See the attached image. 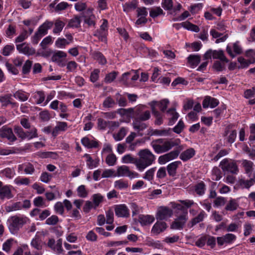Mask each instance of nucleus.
Segmentation results:
<instances>
[{"instance_id":"13","label":"nucleus","mask_w":255,"mask_h":255,"mask_svg":"<svg viewBox=\"0 0 255 255\" xmlns=\"http://www.w3.org/2000/svg\"><path fill=\"white\" fill-rule=\"evenodd\" d=\"M17 50L21 53L27 55H32L35 53V50L26 43L16 45Z\"/></svg>"},{"instance_id":"42","label":"nucleus","mask_w":255,"mask_h":255,"mask_svg":"<svg viewBox=\"0 0 255 255\" xmlns=\"http://www.w3.org/2000/svg\"><path fill=\"white\" fill-rule=\"evenodd\" d=\"M67 56L65 52L62 51H58L55 52L51 57V59L53 62H61V58H65Z\"/></svg>"},{"instance_id":"12","label":"nucleus","mask_w":255,"mask_h":255,"mask_svg":"<svg viewBox=\"0 0 255 255\" xmlns=\"http://www.w3.org/2000/svg\"><path fill=\"white\" fill-rule=\"evenodd\" d=\"M0 102L4 107H6L8 105L11 106V108H17L18 107L17 103L12 101V95L10 94L0 96Z\"/></svg>"},{"instance_id":"6","label":"nucleus","mask_w":255,"mask_h":255,"mask_svg":"<svg viewBox=\"0 0 255 255\" xmlns=\"http://www.w3.org/2000/svg\"><path fill=\"white\" fill-rule=\"evenodd\" d=\"M133 119L145 121L150 118L149 111L145 110V106H139L135 109L134 115H133Z\"/></svg>"},{"instance_id":"63","label":"nucleus","mask_w":255,"mask_h":255,"mask_svg":"<svg viewBox=\"0 0 255 255\" xmlns=\"http://www.w3.org/2000/svg\"><path fill=\"white\" fill-rule=\"evenodd\" d=\"M117 75L118 73L115 71L108 74L105 78V82L107 83L112 82L116 79Z\"/></svg>"},{"instance_id":"50","label":"nucleus","mask_w":255,"mask_h":255,"mask_svg":"<svg viewBox=\"0 0 255 255\" xmlns=\"http://www.w3.org/2000/svg\"><path fill=\"white\" fill-rule=\"evenodd\" d=\"M81 22V17L75 16L70 20L68 26L71 27H78L80 25Z\"/></svg>"},{"instance_id":"55","label":"nucleus","mask_w":255,"mask_h":255,"mask_svg":"<svg viewBox=\"0 0 255 255\" xmlns=\"http://www.w3.org/2000/svg\"><path fill=\"white\" fill-rule=\"evenodd\" d=\"M137 5V2L136 0H133L131 2L126 3L124 5V11H128L131 9L136 8Z\"/></svg>"},{"instance_id":"23","label":"nucleus","mask_w":255,"mask_h":255,"mask_svg":"<svg viewBox=\"0 0 255 255\" xmlns=\"http://www.w3.org/2000/svg\"><path fill=\"white\" fill-rule=\"evenodd\" d=\"M142 121H139L135 119H133V121L132 123V126L133 128L137 131V132L139 133V135H142L141 133H140V132L143 130L147 128V125L146 124L142 122Z\"/></svg>"},{"instance_id":"24","label":"nucleus","mask_w":255,"mask_h":255,"mask_svg":"<svg viewBox=\"0 0 255 255\" xmlns=\"http://www.w3.org/2000/svg\"><path fill=\"white\" fill-rule=\"evenodd\" d=\"M167 114L169 116V125H173L179 117L178 114L175 111V108L169 109L167 111Z\"/></svg>"},{"instance_id":"39","label":"nucleus","mask_w":255,"mask_h":255,"mask_svg":"<svg viewBox=\"0 0 255 255\" xmlns=\"http://www.w3.org/2000/svg\"><path fill=\"white\" fill-rule=\"evenodd\" d=\"M93 204L95 206V209H96L100 205V203L104 201V196L101 194L97 193L93 195L92 197Z\"/></svg>"},{"instance_id":"58","label":"nucleus","mask_w":255,"mask_h":255,"mask_svg":"<svg viewBox=\"0 0 255 255\" xmlns=\"http://www.w3.org/2000/svg\"><path fill=\"white\" fill-rule=\"evenodd\" d=\"M171 130L170 128L163 129H155L153 131V134L160 136H167L170 134Z\"/></svg>"},{"instance_id":"47","label":"nucleus","mask_w":255,"mask_h":255,"mask_svg":"<svg viewBox=\"0 0 255 255\" xmlns=\"http://www.w3.org/2000/svg\"><path fill=\"white\" fill-rule=\"evenodd\" d=\"M116 105L115 100L110 96L107 97L104 101L103 106L106 108H111Z\"/></svg>"},{"instance_id":"48","label":"nucleus","mask_w":255,"mask_h":255,"mask_svg":"<svg viewBox=\"0 0 255 255\" xmlns=\"http://www.w3.org/2000/svg\"><path fill=\"white\" fill-rule=\"evenodd\" d=\"M117 160L116 156L114 153H112L107 155L105 161L108 165L114 166L116 164Z\"/></svg>"},{"instance_id":"25","label":"nucleus","mask_w":255,"mask_h":255,"mask_svg":"<svg viewBox=\"0 0 255 255\" xmlns=\"http://www.w3.org/2000/svg\"><path fill=\"white\" fill-rule=\"evenodd\" d=\"M212 57L213 59H219L222 62L228 63L229 62V60L222 50H213Z\"/></svg>"},{"instance_id":"28","label":"nucleus","mask_w":255,"mask_h":255,"mask_svg":"<svg viewBox=\"0 0 255 255\" xmlns=\"http://www.w3.org/2000/svg\"><path fill=\"white\" fill-rule=\"evenodd\" d=\"M181 164L179 161H175L168 164L167 166V170L170 176H174L176 173V169Z\"/></svg>"},{"instance_id":"19","label":"nucleus","mask_w":255,"mask_h":255,"mask_svg":"<svg viewBox=\"0 0 255 255\" xmlns=\"http://www.w3.org/2000/svg\"><path fill=\"white\" fill-rule=\"evenodd\" d=\"M219 104V101L216 99L211 97H206L203 102V107L204 108H207L209 106L212 108H215Z\"/></svg>"},{"instance_id":"60","label":"nucleus","mask_w":255,"mask_h":255,"mask_svg":"<svg viewBox=\"0 0 255 255\" xmlns=\"http://www.w3.org/2000/svg\"><path fill=\"white\" fill-rule=\"evenodd\" d=\"M34 98L37 99V104H41L45 100V94L43 91H37L34 96Z\"/></svg>"},{"instance_id":"52","label":"nucleus","mask_w":255,"mask_h":255,"mask_svg":"<svg viewBox=\"0 0 255 255\" xmlns=\"http://www.w3.org/2000/svg\"><path fill=\"white\" fill-rule=\"evenodd\" d=\"M183 26L188 30H190L195 32H198L199 28L198 26L193 24L189 22L186 21L182 23Z\"/></svg>"},{"instance_id":"61","label":"nucleus","mask_w":255,"mask_h":255,"mask_svg":"<svg viewBox=\"0 0 255 255\" xmlns=\"http://www.w3.org/2000/svg\"><path fill=\"white\" fill-rule=\"evenodd\" d=\"M70 43L67 39L65 38H59L55 42V45L58 48H63L66 45H68Z\"/></svg>"},{"instance_id":"53","label":"nucleus","mask_w":255,"mask_h":255,"mask_svg":"<svg viewBox=\"0 0 255 255\" xmlns=\"http://www.w3.org/2000/svg\"><path fill=\"white\" fill-rule=\"evenodd\" d=\"M163 14V10L160 7H156L152 8L149 12L150 16L153 18Z\"/></svg>"},{"instance_id":"26","label":"nucleus","mask_w":255,"mask_h":255,"mask_svg":"<svg viewBox=\"0 0 255 255\" xmlns=\"http://www.w3.org/2000/svg\"><path fill=\"white\" fill-rule=\"evenodd\" d=\"M82 144L88 148H96L98 146V142L96 140H90L87 137H83L81 140Z\"/></svg>"},{"instance_id":"32","label":"nucleus","mask_w":255,"mask_h":255,"mask_svg":"<svg viewBox=\"0 0 255 255\" xmlns=\"http://www.w3.org/2000/svg\"><path fill=\"white\" fill-rule=\"evenodd\" d=\"M13 96L21 102H25L28 100L29 94L22 90H18L13 94Z\"/></svg>"},{"instance_id":"14","label":"nucleus","mask_w":255,"mask_h":255,"mask_svg":"<svg viewBox=\"0 0 255 255\" xmlns=\"http://www.w3.org/2000/svg\"><path fill=\"white\" fill-rule=\"evenodd\" d=\"M0 136L2 138H7L11 142H13L16 140V137L10 128H2L0 130Z\"/></svg>"},{"instance_id":"11","label":"nucleus","mask_w":255,"mask_h":255,"mask_svg":"<svg viewBox=\"0 0 255 255\" xmlns=\"http://www.w3.org/2000/svg\"><path fill=\"white\" fill-rule=\"evenodd\" d=\"M62 244V240L61 239H59L55 243V240L51 238L48 240L47 246L56 253L60 254L63 251Z\"/></svg>"},{"instance_id":"33","label":"nucleus","mask_w":255,"mask_h":255,"mask_svg":"<svg viewBox=\"0 0 255 255\" xmlns=\"http://www.w3.org/2000/svg\"><path fill=\"white\" fill-rule=\"evenodd\" d=\"M12 195L9 188L7 186H3L0 189V199L3 200L5 198L10 199Z\"/></svg>"},{"instance_id":"16","label":"nucleus","mask_w":255,"mask_h":255,"mask_svg":"<svg viewBox=\"0 0 255 255\" xmlns=\"http://www.w3.org/2000/svg\"><path fill=\"white\" fill-rule=\"evenodd\" d=\"M210 33L213 38H218L215 42L216 43L224 42L229 37L228 33L219 32L215 29H212Z\"/></svg>"},{"instance_id":"3","label":"nucleus","mask_w":255,"mask_h":255,"mask_svg":"<svg viewBox=\"0 0 255 255\" xmlns=\"http://www.w3.org/2000/svg\"><path fill=\"white\" fill-rule=\"evenodd\" d=\"M28 220V219L24 216L15 215L10 217L7 220L8 228L10 232L12 234H16Z\"/></svg>"},{"instance_id":"18","label":"nucleus","mask_w":255,"mask_h":255,"mask_svg":"<svg viewBox=\"0 0 255 255\" xmlns=\"http://www.w3.org/2000/svg\"><path fill=\"white\" fill-rule=\"evenodd\" d=\"M84 22L87 23L89 26H95V16L92 13V10L88 9L84 14Z\"/></svg>"},{"instance_id":"8","label":"nucleus","mask_w":255,"mask_h":255,"mask_svg":"<svg viewBox=\"0 0 255 255\" xmlns=\"http://www.w3.org/2000/svg\"><path fill=\"white\" fill-rule=\"evenodd\" d=\"M178 150H174L164 155H161L158 158V163L163 164L165 163L176 158L179 154Z\"/></svg>"},{"instance_id":"7","label":"nucleus","mask_w":255,"mask_h":255,"mask_svg":"<svg viewBox=\"0 0 255 255\" xmlns=\"http://www.w3.org/2000/svg\"><path fill=\"white\" fill-rule=\"evenodd\" d=\"M117 176H128L130 178L138 177L139 174L138 173L130 171L129 168L126 165L119 166L117 168Z\"/></svg>"},{"instance_id":"30","label":"nucleus","mask_w":255,"mask_h":255,"mask_svg":"<svg viewBox=\"0 0 255 255\" xmlns=\"http://www.w3.org/2000/svg\"><path fill=\"white\" fill-rule=\"evenodd\" d=\"M138 220L141 225H147L152 223L154 221V217L151 215H140L139 216Z\"/></svg>"},{"instance_id":"10","label":"nucleus","mask_w":255,"mask_h":255,"mask_svg":"<svg viewBox=\"0 0 255 255\" xmlns=\"http://www.w3.org/2000/svg\"><path fill=\"white\" fill-rule=\"evenodd\" d=\"M173 214L172 210L167 207H160L158 208L156 218L160 220H166L171 217Z\"/></svg>"},{"instance_id":"59","label":"nucleus","mask_w":255,"mask_h":255,"mask_svg":"<svg viewBox=\"0 0 255 255\" xmlns=\"http://www.w3.org/2000/svg\"><path fill=\"white\" fill-rule=\"evenodd\" d=\"M29 34L26 30H24L15 39V43H19L23 41L28 37Z\"/></svg>"},{"instance_id":"31","label":"nucleus","mask_w":255,"mask_h":255,"mask_svg":"<svg viewBox=\"0 0 255 255\" xmlns=\"http://www.w3.org/2000/svg\"><path fill=\"white\" fill-rule=\"evenodd\" d=\"M53 25V22L46 21L39 27L37 31L44 36L47 33V30L50 29Z\"/></svg>"},{"instance_id":"4","label":"nucleus","mask_w":255,"mask_h":255,"mask_svg":"<svg viewBox=\"0 0 255 255\" xmlns=\"http://www.w3.org/2000/svg\"><path fill=\"white\" fill-rule=\"evenodd\" d=\"M220 167L223 171H228L233 174H238L239 172L236 161L232 159H224L220 162Z\"/></svg>"},{"instance_id":"57","label":"nucleus","mask_w":255,"mask_h":255,"mask_svg":"<svg viewBox=\"0 0 255 255\" xmlns=\"http://www.w3.org/2000/svg\"><path fill=\"white\" fill-rule=\"evenodd\" d=\"M238 204L235 199L231 200L229 203L226 206V210L229 211H234L237 209Z\"/></svg>"},{"instance_id":"5","label":"nucleus","mask_w":255,"mask_h":255,"mask_svg":"<svg viewBox=\"0 0 255 255\" xmlns=\"http://www.w3.org/2000/svg\"><path fill=\"white\" fill-rule=\"evenodd\" d=\"M14 131L17 135L22 140L26 138L31 139L38 136L37 129L34 127H32L30 130L24 131L21 127L16 126L14 127Z\"/></svg>"},{"instance_id":"1","label":"nucleus","mask_w":255,"mask_h":255,"mask_svg":"<svg viewBox=\"0 0 255 255\" xmlns=\"http://www.w3.org/2000/svg\"><path fill=\"white\" fill-rule=\"evenodd\" d=\"M180 143L179 139L173 140L172 139H165L159 138L153 140L151 145L154 151L156 153L166 152L175 146H178Z\"/></svg>"},{"instance_id":"27","label":"nucleus","mask_w":255,"mask_h":255,"mask_svg":"<svg viewBox=\"0 0 255 255\" xmlns=\"http://www.w3.org/2000/svg\"><path fill=\"white\" fill-rule=\"evenodd\" d=\"M188 62L190 66L194 68L196 67L201 61V57L198 55H190L188 58Z\"/></svg>"},{"instance_id":"35","label":"nucleus","mask_w":255,"mask_h":255,"mask_svg":"<svg viewBox=\"0 0 255 255\" xmlns=\"http://www.w3.org/2000/svg\"><path fill=\"white\" fill-rule=\"evenodd\" d=\"M151 110L153 115L155 117V124L157 125H160L163 123L162 115L157 111V109L153 105H151Z\"/></svg>"},{"instance_id":"15","label":"nucleus","mask_w":255,"mask_h":255,"mask_svg":"<svg viewBox=\"0 0 255 255\" xmlns=\"http://www.w3.org/2000/svg\"><path fill=\"white\" fill-rule=\"evenodd\" d=\"M108 21L105 19H103V22L100 26V30L94 34L95 36H98L99 38L102 41H105V40L108 30Z\"/></svg>"},{"instance_id":"20","label":"nucleus","mask_w":255,"mask_h":255,"mask_svg":"<svg viewBox=\"0 0 255 255\" xmlns=\"http://www.w3.org/2000/svg\"><path fill=\"white\" fill-rule=\"evenodd\" d=\"M231 128V126H228L226 128L224 136H227L229 133V135L227 137V141L229 143H232L235 141L236 138L237 131L236 130H232L230 131Z\"/></svg>"},{"instance_id":"21","label":"nucleus","mask_w":255,"mask_h":255,"mask_svg":"<svg viewBox=\"0 0 255 255\" xmlns=\"http://www.w3.org/2000/svg\"><path fill=\"white\" fill-rule=\"evenodd\" d=\"M195 154V150L189 148L183 151L180 155V158L183 161H186L192 158Z\"/></svg>"},{"instance_id":"49","label":"nucleus","mask_w":255,"mask_h":255,"mask_svg":"<svg viewBox=\"0 0 255 255\" xmlns=\"http://www.w3.org/2000/svg\"><path fill=\"white\" fill-rule=\"evenodd\" d=\"M94 58L97 60L100 63L105 64L107 61L104 55L100 52L95 51L93 53Z\"/></svg>"},{"instance_id":"46","label":"nucleus","mask_w":255,"mask_h":255,"mask_svg":"<svg viewBox=\"0 0 255 255\" xmlns=\"http://www.w3.org/2000/svg\"><path fill=\"white\" fill-rule=\"evenodd\" d=\"M127 132V129L125 128H122L117 133L114 134V138L116 141H120L124 138Z\"/></svg>"},{"instance_id":"64","label":"nucleus","mask_w":255,"mask_h":255,"mask_svg":"<svg viewBox=\"0 0 255 255\" xmlns=\"http://www.w3.org/2000/svg\"><path fill=\"white\" fill-rule=\"evenodd\" d=\"M14 49L13 45H6L2 49V54L5 56H8L10 53Z\"/></svg>"},{"instance_id":"56","label":"nucleus","mask_w":255,"mask_h":255,"mask_svg":"<svg viewBox=\"0 0 255 255\" xmlns=\"http://www.w3.org/2000/svg\"><path fill=\"white\" fill-rule=\"evenodd\" d=\"M155 167L151 168L148 170L144 174L143 178L148 181H151L153 179V175L155 171Z\"/></svg>"},{"instance_id":"44","label":"nucleus","mask_w":255,"mask_h":255,"mask_svg":"<svg viewBox=\"0 0 255 255\" xmlns=\"http://www.w3.org/2000/svg\"><path fill=\"white\" fill-rule=\"evenodd\" d=\"M238 61L241 64L240 68H244L248 67L251 64L254 63L255 62V58L253 60H246L242 57H239L238 58Z\"/></svg>"},{"instance_id":"29","label":"nucleus","mask_w":255,"mask_h":255,"mask_svg":"<svg viewBox=\"0 0 255 255\" xmlns=\"http://www.w3.org/2000/svg\"><path fill=\"white\" fill-rule=\"evenodd\" d=\"M30 245L33 248L38 251L42 250L43 247V242L40 237L38 235H36L32 240Z\"/></svg>"},{"instance_id":"40","label":"nucleus","mask_w":255,"mask_h":255,"mask_svg":"<svg viewBox=\"0 0 255 255\" xmlns=\"http://www.w3.org/2000/svg\"><path fill=\"white\" fill-rule=\"evenodd\" d=\"M240 184L244 188L249 189L255 183V176L249 180L241 179Z\"/></svg>"},{"instance_id":"54","label":"nucleus","mask_w":255,"mask_h":255,"mask_svg":"<svg viewBox=\"0 0 255 255\" xmlns=\"http://www.w3.org/2000/svg\"><path fill=\"white\" fill-rule=\"evenodd\" d=\"M212 175L214 177L212 178L213 180L218 181L220 180L222 177L221 171L220 169L217 167H215L213 168L212 171Z\"/></svg>"},{"instance_id":"51","label":"nucleus","mask_w":255,"mask_h":255,"mask_svg":"<svg viewBox=\"0 0 255 255\" xmlns=\"http://www.w3.org/2000/svg\"><path fill=\"white\" fill-rule=\"evenodd\" d=\"M78 196L81 198H85L88 195V191L86 189L85 185H82L79 186L77 189Z\"/></svg>"},{"instance_id":"43","label":"nucleus","mask_w":255,"mask_h":255,"mask_svg":"<svg viewBox=\"0 0 255 255\" xmlns=\"http://www.w3.org/2000/svg\"><path fill=\"white\" fill-rule=\"evenodd\" d=\"M169 102L167 99H163L160 102H155L152 105H153L156 108L158 107L162 112H164L166 109Z\"/></svg>"},{"instance_id":"37","label":"nucleus","mask_w":255,"mask_h":255,"mask_svg":"<svg viewBox=\"0 0 255 255\" xmlns=\"http://www.w3.org/2000/svg\"><path fill=\"white\" fill-rule=\"evenodd\" d=\"M53 24H54V27L53 29V32L55 34H57L62 30L65 23L59 19H57L53 23Z\"/></svg>"},{"instance_id":"41","label":"nucleus","mask_w":255,"mask_h":255,"mask_svg":"<svg viewBox=\"0 0 255 255\" xmlns=\"http://www.w3.org/2000/svg\"><path fill=\"white\" fill-rule=\"evenodd\" d=\"M114 186L116 188L120 190L127 189L128 187V181L120 179L115 182Z\"/></svg>"},{"instance_id":"17","label":"nucleus","mask_w":255,"mask_h":255,"mask_svg":"<svg viewBox=\"0 0 255 255\" xmlns=\"http://www.w3.org/2000/svg\"><path fill=\"white\" fill-rule=\"evenodd\" d=\"M167 225L164 222L157 221L153 226L151 229V233L154 235H157L164 232L167 228Z\"/></svg>"},{"instance_id":"38","label":"nucleus","mask_w":255,"mask_h":255,"mask_svg":"<svg viewBox=\"0 0 255 255\" xmlns=\"http://www.w3.org/2000/svg\"><path fill=\"white\" fill-rule=\"evenodd\" d=\"M242 165L245 169L246 173H251L253 170L254 163L252 161L246 159L243 160Z\"/></svg>"},{"instance_id":"36","label":"nucleus","mask_w":255,"mask_h":255,"mask_svg":"<svg viewBox=\"0 0 255 255\" xmlns=\"http://www.w3.org/2000/svg\"><path fill=\"white\" fill-rule=\"evenodd\" d=\"M194 191L199 196H202L204 194L206 190V185L203 182L201 181L196 184L194 187Z\"/></svg>"},{"instance_id":"2","label":"nucleus","mask_w":255,"mask_h":255,"mask_svg":"<svg viewBox=\"0 0 255 255\" xmlns=\"http://www.w3.org/2000/svg\"><path fill=\"white\" fill-rule=\"evenodd\" d=\"M139 157L137 169L143 171L146 168L151 165L155 160V156L148 149H141L137 153Z\"/></svg>"},{"instance_id":"62","label":"nucleus","mask_w":255,"mask_h":255,"mask_svg":"<svg viewBox=\"0 0 255 255\" xmlns=\"http://www.w3.org/2000/svg\"><path fill=\"white\" fill-rule=\"evenodd\" d=\"M16 27L15 26L10 24L5 31L6 36L9 38H11L16 34Z\"/></svg>"},{"instance_id":"45","label":"nucleus","mask_w":255,"mask_h":255,"mask_svg":"<svg viewBox=\"0 0 255 255\" xmlns=\"http://www.w3.org/2000/svg\"><path fill=\"white\" fill-rule=\"evenodd\" d=\"M206 215V214L204 211H202L196 217L193 218L192 220L191 221V227L194 226L196 224L202 222L205 216Z\"/></svg>"},{"instance_id":"9","label":"nucleus","mask_w":255,"mask_h":255,"mask_svg":"<svg viewBox=\"0 0 255 255\" xmlns=\"http://www.w3.org/2000/svg\"><path fill=\"white\" fill-rule=\"evenodd\" d=\"M186 212H185L183 215L178 216V218L171 225L170 228L174 230L182 229L188 219L186 217Z\"/></svg>"},{"instance_id":"22","label":"nucleus","mask_w":255,"mask_h":255,"mask_svg":"<svg viewBox=\"0 0 255 255\" xmlns=\"http://www.w3.org/2000/svg\"><path fill=\"white\" fill-rule=\"evenodd\" d=\"M115 213L118 217H128L129 215L128 210L125 205L117 206L115 208Z\"/></svg>"},{"instance_id":"34","label":"nucleus","mask_w":255,"mask_h":255,"mask_svg":"<svg viewBox=\"0 0 255 255\" xmlns=\"http://www.w3.org/2000/svg\"><path fill=\"white\" fill-rule=\"evenodd\" d=\"M122 162L125 163H133L137 168L138 158L134 157L130 154H126L122 157Z\"/></svg>"}]
</instances>
